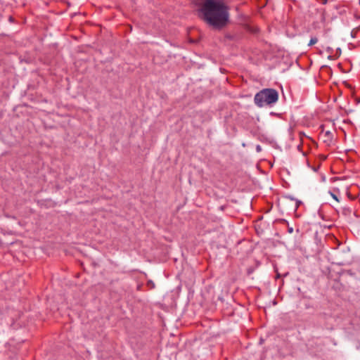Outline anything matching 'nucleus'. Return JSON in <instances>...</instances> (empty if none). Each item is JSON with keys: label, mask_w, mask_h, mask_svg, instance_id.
Wrapping results in <instances>:
<instances>
[{"label": "nucleus", "mask_w": 360, "mask_h": 360, "mask_svg": "<svg viewBox=\"0 0 360 360\" xmlns=\"http://www.w3.org/2000/svg\"><path fill=\"white\" fill-rule=\"evenodd\" d=\"M148 285H152V287H154V283L152 281H148Z\"/></svg>", "instance_id": "7"}, {"label": "nucleus", "mask_w": 360, "mask_h": 360, "mask_svg": "<svg viewBox=\"0 0 360 360\" xmlns=\"http://www.w3.org/2000/svg\"><path fill=\"white\" fill-rule=\"evenodd\" d=\"M288 232L289 233H293V228L290 226L289 225L288 226Z\"/></svg>", "instance_id": "5"}, {"label": "nucleus", "mask_w": 360, "mask_h": 360, "mask_svg": "<svg viewBox=\"0 0 360 360\" xmlns=\"http://www.w3.org/2000/svg\"><path fill=\"white\" fill-rule=\"evenodd\" d=\"M300 203V202H296V206H295L296 209L298 207Z\"/></svg>", "instance_id": "9"}, {"label": "nucleus", "mask_w": 360, "mask_h": 360, "mask_svg": "<svg viewBox=\"0 0 360 360\" xmlns=\"http://www.w3.org/2000/svg\"><path fill=\"white\" fill-rule=\"evenodd\" d=\"M257 150H260V147H259V146H258L257 147Z\"/></svg>", "instance_id": "10"}, {"label": "nucleus", "mask_w": 360, "mask_h": 360, "mask_svg": "<svg viewBox=\"0 0 360 360\" xmlns=\"http://www.w3.org/2000/svg\"><path fill=\"white\" fill-rule=\"evenodd\" d=\"M317 41H318V39L316 37H312V38H311L308 45L312 46V45L315 44Z\"/></svg>", "instance_id": "4"}, {"label": "nucleus", "mask_w": 360, "mask_h": 360, "mask_svg": "<svg viewBox=\"0 0 360 360\" xmlns=\"http://www.w3.org/2000/svg\"><path fill=\"white\" fill-rule=\"evenodd\" d=\"M203 20L215 28H221L229 20L228 7L223 0H204L200 9Z\"/></svg>", "instance_id": "1"}, {"label": "nucleus", "mask_w": 360, "mask_h": 360, "mask_svg": "<svg viewBox=\"0 0 360 360\" xmlns=\"http://www.w3.org/2000/svg\"><path fill=\"white\" fill-rule=\"evenodd\" d=\"M323 141L330 143L333 141V134L330 131H323Z\"/></svg>", "instance_id": "3"}, {"label": "nucleus", "mask_w": 360, "mask_h": 360, "mask_svg": "<svg viewBox=\"0 0 360 360\" xmlns=\"http://www.w3.org/2000/svg\"><path fill=\"white\" fill-rule=\"evenodd\" d=\"M331 196L333 197V199H335L336 201L339 202V200L337 197L336 195L333 194V193H331Z\"/></svg>", "instance_id": "6"}, {"label": "nucleus", "mask_w": 360, "mask_h": 360, "mask_svg": "<svg viewBox=\"0 0 360 360\" xmlns=\"http://www.w3.org/2000/svg\"><path fill=\"white\" fill-rule=\"evenodd\" d=\"M323 4H326L328 2V0H321Z\"/></svg>", "instance_id": "8"}, {"label": "nucleus", "mask_w": 360, "mask_h": 360, "mask_svg": "<svg viewBox=\"0 0 360 360\" xmlns=\"http://www.w3.org/2000/svg\"><path fill=\"white\" fill-rule=\"evenodd\" d=\"M278 94L274 89H264L257 93L254 98V101L258 107L270 105L277 102Z\"/></svg>", "instance_id": "2"}]
</instances>
